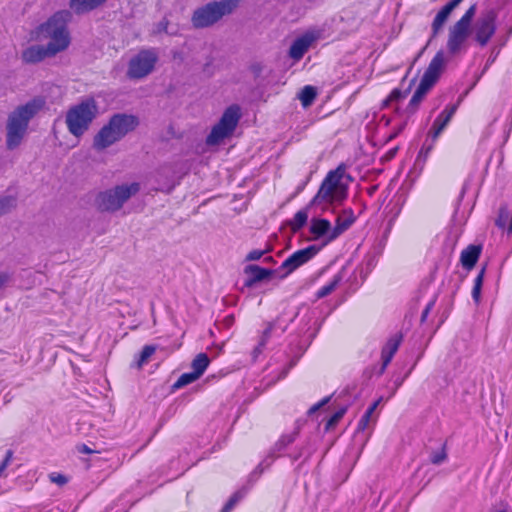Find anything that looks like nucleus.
<instances>
[{"instance_id": "obj_11", "label": "nucleus", "mask_w": 512, "mask_h": 512, "mask_svg": "<svg viewBox=\"0 0 512 512\" xmlns=\"http://www.w3.org/2000/svg\"><path fill=\"white\" fill-rule=\"evenodd\" d=\"M320 35V31L308 30L296 38L288 50L289 57L294 61H299L309 48L318 41Z\"/></svg>"}, {"instance_id": "obj_15", "label": "nucleus", "mask_w": 512, "mask_h": 512, "mask_svg": "<svg viewBox=\"0 0 512 512\" xmlns=\"http://www.w3.org/2000/svg\"><path fill=\"white\" fill-rule=\"evenodd\" d=\"M108 0H69V7L78 15L87 14L103 6Z\"/></svg>"}, {"instance_id": "obj_6", "label": "nucleus", "mask_w": 512, "mask_h": 512, "mask_svg": "<svg viewBox=\"0 0 512 512\" xmlns=\"http://www.w3.org/2000/svg\"><path fill=\"white\" fill-rule=\"evenodd\" d=\"M347 178L341 173L330 174L322 184L318 194L313 199L312 205L327 210L330 205L342 201L346 196Z\"/></svg>"}, {"instance_id": "obj_41", "label": "nucleus", "mask_w": 512, "mask_h": 512, "mask_svg": "<svg viewBox=\"0 0 512 512\" xmlns=\"http://www.w3.org/2000/svg\"><path fill=\"white\" fill-rule=\"evenodd\" d=\"M447 113H448V112H444V113L439 117V119L435 122L434 127H436V128H440V124L442 123V121H443V119H444V117L446 116V114H447Z\"/></svg>"}, {"instance_id": "obj_33", "label": "nucleus", "mask_w": 512, "mask_h": 512, "mask_svg": "<svg viewBox=\"0 0 512 512\" xmlns=\"http://www.w3.org/2000/svg\"><path fill=\"white\" fill-rule=\"evenodd\" d=\"M248 271L253 273L255 280H262L269 275V272L267 270H263L257 266L249 267Z\"/></svg>"}, {"instance_id": "obj_27", "label": "nucleus", "mask_w": 512, "mask_h": 512, "mask_svg": "<svg viewBox=\"0 0 512 512\" xmlns=\"http://www.w3.org/2000/svg\"><path fill=\"white\" fill-rule=\"evenodd\" d=\"M483 278H484V270H482L480 272V274L478 275V277L476 278L475 280V286L473 288V298L475 299V301L478 303L480 301V295H481V288H482V284H483Z\"/></svg>"}, {"instance_id": "obj_30", "label": "nucleus", "mask_w": 512, "mask_h": 512, "mask_svg": "<svg viewBox=\"0 0 512 512\" xmlns=\"http://www.w3.org/2000/svg\"><path fill=\"white\" fill-rule=\"evenodd\" d=\"M199 378V376L195 373V372H192V373H188V374H183L177 381V383L175 384L176 387H182V386H185L189 383H192L194 382L195 380H197Z\"/></svg>"}, {"instance_id": "obj_14", "label": "nucleus", "mask_w": 512, "mask_h": 512, "mask_svg": "<svg viewBox=\"0 0 512 512\" xmlns=\"http://www.w3.org/2000/svg\"><path fill=\"white\" fill-rule=\"evenodd\" d=\"M318 252V248L315 246H310L306 249L300 250L296 253H294L289 259H287L283 265L282 268L286 269L285 275H288L291 273L294 269L299 267L300 265L307 262L309 259H311L314 255H316Z\"/></svg>"}, {"instance_id": "obj_26", "label": "nucleus", "mask_w": 512, "mask_h": 512, "mask_svg": "<svg viewBox=\"0 0 512 512\" xmlns=\"http://www.w3.org/2000/svg\"><path fill=\"white\" fill-rule=\"evenodd\" d=\"M154 352H155L154 346L144 347V349L142 350V352L140 354L139 360L137 362V367L141 368L148 361V359L153 355Z\"/></svg>"}, {"instance_id": "obj_39", "label": "nucleus", "mask_w": 512, "mask_h": 512, "mask_svg": "<svg viewBox=\"0 0 512 512\" xmlns=\"http://www.w3.org/2000/svg\"><path fill=\"white\" fill-rule=\"evenodd\" d=\"M509 212L506 211V210H502L501 211V214H500V217H499V220H498V224L500 226H502L504 224V221L507 220L509 218Z\"/></svg>"}, {"instance_id": "obj_19", "label": "nucleus", "mask_w": 512, "mask_h": 512, "mask_svg": "<svg viewBox=\"0 0 512 512\" xmlns=\"http://www.w3.org/2000/svg\"><path fill=\"white\" fill-rule=\"evenodd\" d=\"M330 230V222L325 219L313 218L311 220L310 232L313 239H318Z\"/></svg>"}, {"instance_id": "obj_18", "label": "nucleus", "mask_w": 512, "mask_h": 512, "mask_svg": "<svg viewBox=\"0 0 512 512\" xmlns=\"http://www.w3.org/2000/svg\"><path fill=\"white\" fill-rule=\"evenodd\" d=\"M481 252V247L476 245H471L467 249H465L461 254V263L467 268L471 269L477 262L478 257Z\"/></svg>"}, {"instance_id": "obj_24", "label": "nucleus", "mask_w": 512, "mask_h": 512, "mask_svg": "<svg viewBox=\"0 0 512 512\" xmlns=\"http://www.w3.org/2000/svg\"><path fill=\"white\" fill-rule=\"evenodd\" d=\"M308 219V213L306 211H299L296 213L294 218L290 221L289 225L292 231L296 232L302 228Z\"/></svg>"}, {"instance_id": "obj_29", "label": "nucleus", "mask_w": 512, "mask_h": 512, "mask_svg": "<svg viewBox=\"0 0 512 512\" xmlns=\"http://www.w3.org/2000/svg\"><path fill=\"white\" fill-rule=\"evenodd\" d=\"M452 113L453 111H448V113L446 114V116L444 117L442 123L440 124V128H436L433 126V128L431 129V131L429 132V135L433 138V139H436L439 134L441 133V131L444 129V127L446 126V124L450 121V118L452 116Z\"/></svg>"}, {"instance_id": "obj_35", "label": "nucleus", "mask_w": 512, "mask_h": 512, "mask_svg": "<svg viewBox=\"0 0 512 512\" xmlns=\"http://www.w3.org/2000/svg\"><path fill=\"white\" fill-rule=\"evenodd\" d=\"M445 458H446V453L444 452V450H439L432 455L431 461L434 464H438V463H441Z\"/></svg>"}, {"instance_id": "obj_20", "label": "nucleus", "mask_w": 512, "mask_h": 512, "mask_svg": "<svg viewBox=\"0 0 512 512\" xmlns=\"http://www.w3.org/2000/svg\"><path fill=\"white\" fill-rule=\"evenodd\" d=\"M317 96V90L313 86H305L299 93V100L304 107H308L312 104Z\"/></svg>"}, {"instance_id": "obj_12", "label": "nucleus", "mask_w": 512, "mask_h": 512, "mask_svg": "<svg viewBox=\"0 0 512 512\" xmlns=\"http://www.w3.org/2000/svg\"><path fill=\"white\" fill-rule=\"evenodd\" d=\"M121 138L108 121L94 136L92 146L96 151L103 152L120 141Z\"/></svg>"}, {"instance_id": "obj_21", "label": "nucleus", "mask_w": 512, "mask_h": 512, "mask_svg": "<svg viewBox=\"0 0 512 512\" xmlns=\"http://www.w3.org/2000/svg\"><path fill=\"white\" fill-rule=\"evenodd\" d=\"M400 341H401L400 336H396L388 341L386 347L383 350V357H384L385 365L390 361L393 354L396 352V350L400 344Z\"/></svg>"}, {"instance_id": "obj_40", "label": "nucleus", "mask_w": 512, "mask_h": 512, "mask_svg": "<svg viewBox=\"0 0 512 512\" xmlns=\"http://www.w3.org/2000/svg\"><path fill=\"white\" fill-rule=\"evenodd\" d=\"M263 252H260V251H254V252H251L248 256H247V259L248 260H257L259 259L261 256H262Z\"/></svg>"}, {"instance_id": "obj_42", "label": "nucleus", "mask_w": 512, "mask_h": 512, "mask_svg": "<svg viewBox=\"0 0 512 512\" xmlns=\"http://www.w3.org/2000/svg\"><path fill=\"white\" fill-rule=\"evenodd\" d=\"M83 451H84L85 453H91V452H92V451H91L90 449H88L87 447H84Z\"/></svg>"}, {"instance_id": "obj_25", "label": "nucleus", "mask_w": 512, "mask_h": 512, "mask_svg": "<svg viewBox=\"0 0 512 512\" xmlns=\"http://www.w3.org/2000/svg\"><path fill=\"white\" fill-rule=\"evenodd\" d=\"M352 222V220H342L341 217L338 218L337 224L333 229L331 235L329 236V240L335 239L338 235H340Z\"/></svg>"}, {"instance_id": "obj_5", "label": "nucleus", "mask_w": 512, "mask_h": 512, "mask_svg": "<svg viewBox=\"0 0 512 512\" xmlns=\"http://www.w3.org/2000/svg\"><path fill=\"white\" fill-rule=\"evenodd\" d=\"M139 190L140 184L132 182L100 191L94 198V207L101 213H115L123 207L126 201L136 195Z\"/></svg>"}, {"instance_id": "obj_37", "label": "nucleus", "mask_w": 512, "mask_h": 512, "mask_svg": "<svg viewBox=\"0 0 512 512\" xmlns=\"http://www.w3.org/2000/svg\"><path fill=\"white\" fill-rule=\"evenodd\" d=\"M10 276L8 273L1 272L0 273V290H2L9 283Z\"/></svg>"}, {"instance_id": "obj_9", "label": "nucleus", "mask_w": 512, "mask_h": 512, "mask_svg": "<svg viewBox=\"0 0 512 512\" xmlns=\"http://www.w3.org/2000/svg\"><path fill=\"white\" fill-rule=\"evenodd\" d=\"M445 66V60L442 54H437L436 57L431 61L429 67L425 71L421 82L419 84L418 89L416 90L414 96L411 99L410 104L413 106H417L425 94L430 90V88L435 84L438 80L440 74L442 73Z\"/></svg>"}, {"instance_id": "obj_17", "label": "nucleus", "mask_w": 512, "mask_h": 512, "mask_svg": "<svg viewBox=\"0 0 512 512\" xmlns=\"http://www.w3.org/2000/svg\"><path fill=\"white\" fill-rule=\"evenodd\" d=\"M460 1L461 0H453L445 7H443L441 11H439L432 24V30L434 35H436L441 30L447 18L449 17L453 9L460 3Z\"/></svg>"}, {"instance_id": "obj_10", "label": "nucleus", "mask_w": 512, "mask_h": 512, "mask_svg": "<svg viewBox=\"0 0 512 512\" xmlns=\"http://www.w3.org/2000/svg\"><path fill=\"white\" fill-rule=\"evenodd\" d=\"M475 6H471L467 12L451 28L448 39V50L455 54L470 34L471 20L475 15Z\"/></svg>"}, {"instance_id": "obj_23", "label": "nucleus", "mask_w": 512, "mask_h": 512, "mask_svg": "<svg viewBox=\"0 0 512 512\" xmlns=\"http://www.w3.org/2000/svg\"><path fill=\"white\" fill-rule=\"evenodd\" d=\"M16 207V198L10 195L0 197V217Z\"/></svg>"}, {"instance_id": "obj_8", "label": "nucleus", "mask_w": 512, "mask_h": 512, "mask_svg": "<svg viewBox=\"0 0 512 512\" xmlns=\"http://www.w3.org/2000/svg\"><path fill=\"white\" fill-rule=\"evenodd\" d=\"M240 111L236 106H231L225 110L219 122L216 123L209 135L207 136L206 143L210 146L220 145L224 139L230 137L239 121Z\"/></svg>"}, {"instance_id": "obj_31", "label": "nucleus", "mask_w": 512, "mask_h": 512, "mask_svg": "<svg viewBox=\"0 0 512 512\" xmlns=\"http://www.w3.org/2000/svg\"><path fill=\"white\" fill-rule=\"evenodd\" d=\"M346 412V408L339 409L328 421L326 424V429L330 430L336 426L339 420L343 417Z\"/></svg>"}, {"instance_id": "obj_28", "label": "nucleus", "mask_w": 512, "mask_h": 512, "mask_svg": "<svg viewBox=\"0 0 512 512\" xmlns=\"http://www.w3.org/2000/svg\"><path fill=\"white\" fill-rule=\"evenodd\" d=\"M452 113L453 111H448V113L446 114V116L444 117L442 123L440 124V128H436L433 126V128L431 129V131L429 132V135L433 138V139H436L439 134L441 133V131L444 129V127L446 126V124L450 121V118L452 116Z\"/></svg>"}, {"instance_id": "obj_13", "label": "nucleus", "mask_w": 512, "mask_h": 512, "mask_svg": "<svg viewBox=\"0 0 512 512\" xmlns=\"http://www.w3.org/2000/svg\"><path fill=\"white\" fill-rule=\"evenodd\" d=\"M108 121L112 124L121 139L139 126L138 117L126 113L115 114Z\"/></svg>"}, {"instance_id": "obj_32", "label": "nucleus", "mask_w": 512, "mask_h": 512, "mask_svg": "<svg viewBox=\"0 0 512 512\" xmlns=\"http://www.w3.org/2000/svg\"><path fill=\"white\" fill-rule=\"evenodd\" d=\"M49 479L58 486H64L68 482L67 476L55 472L49 475Z\"/></svg>"}, {"instance_id": "obj_1", "label": "nucleus", "mask_w": 512, "mask_h": 512, "mask_svg": "<svg viewBox=\"0 0 512 512\" xmlns=\"http://www.w3.org/2000/svg\"><path fill=\"white\" fill-rule=\"evenodd\" d=\"M70 17L69 11L60 10L31 27L18 55L21 63L38 65L65 53L72 43Z\"/></svg>"}, {"instance_id": "obj_4", "label": "nucleus", "mask_w": 512, "mask_h": 512, "mask_svg": "<svg viewBox=\"0 0 512 512\" xmlns=\"http://www.w3.org/2000/svg\"><path fill=\"white\" fill-rule=\"evenodd\" d=\"M243 0H212L194 8L189 24L194 30H207L216 26L224 17L236 12Z\"/></svg>"}, {"instance_id": "obj_36", "label": "nucleus", "mask_w": 512, "mask_h": 512, "mask_svg": "<svg viewBox=\"0 0 512 512\" xmlns=\"http://www.w3.org/2000/svg\"><path fill=\"white\" fill-rule=\"evenodd\" d=\"M403 97L400 90H394L385 102V105H389L393 101H397Z\"/></svg>"}, {"instance_id": "obj_16", "label": "nucleus", "mask_w": 512, "mask_h": 512, "mask_svg": "<svg viewBox=\"0 0 512 512\" xmlns=\"http://www.w3.org/2000/svg\"><path fill=\"white\" fill-rule=\"evenodd\" d=\"M493 21L494 16L492 14L486 15L479 21L476 29V39L480 44L484 45L493 34Z\"/></svg>"}, {"instance_id": "obj_22", "label": "nucleus", "mask_w": 512, "mask_h": 512, "mask_svg": "<svg viewBox=\"0 0 512 512\" xmlns=\"http://www.w3.org/2000/svg\"><path fill=\"white\" fill-rule=\"evenodd\" d=\"M209 358L206 354H199L192 362L193 372H195L199 377L203 374L207 366L209 365Z\"/></svg>"}, {"instance_id": "obj_34", "label": "nucleus", "mask_w": 512, "mask_h": 512, "mask_svg": "<svg viewBox=\"0 0 512 512\" xmlns=\"http://www.w3.org/2000/svg\"><path fill=\"white\" fill-rule=\"evenodd\" d=\"M379 401H380V400H378L377 402H375V403L373 404V406H372V407L368 410V412L366 413L365 417L363 418V420H362V421H361V423H360V428H361V429H365V428L367 427L368 422H369V420H370V417L372 416L373 411L376 409L377 405L379 404Z\"/></svg>"}, {"instance_id": "obj_3", "label": "nucleus", "mask_w": 512, "mask_h": 512, "mask_svg": "<svg viewBox=\"0 0 512 512\" xmlns=\"http://www.w3.org/2000/svg\"><path fill=\"white\" fill-rule=\"evenodd\" d=\"M99 113L97 101L88 97L70 106L64 114V124L75 146L89 131Z\"/></svg>"}, {"instance_id": "obj_38", "label": "nucleus", "mask_w": 512, "mask_h": 512, "mask_svg": "<svg viewBox=\"0 0 512 512\" xmlns=\"http://www.w3.org/2000/svg\"><path fill=\"white\" fill-rule=\"evenodd\" d=\"M336 281H334L332 284H330L329 286L327 287H324L320 292H319V296L320 297H324L326 295H328L335 287L336 285Z\"/></svg>"}, {"instance_id": "obj_7", "label": "nucleus", "mask_w": 512, "mask_h": 512, "mask_svg": "<svg viewBox=\"0 0 512 512\" xmlns=\"http://www.w3.org/2000/svg\"><path fill=\"white\" fill-rule=\"evenodd\" d=\"M158 61L159 56L155 50H141L127 61L125 77L133 82L141 81L155 71Z\"/></svg>"}, {"instance_id": "obj_2", "label": "nucleus", "mask_w": 512, "mask_h": 512, "mask_svg": "<svg viewBox=\"0 0 512 512\" xmlns=\"http://www.w3.org/2000/svg\"><path fill=\"white\" fill-rule=\"evenodd\" d=\"M44 100L32 99L17 106L7 117L5 124V146L7 150L18 149L27 134L30 120L36 116L44 107Z\"/></svg>"}]
</instances>
